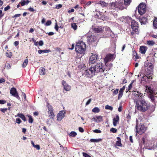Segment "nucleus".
<instances>
[{"label": "nucleus", "mask_w": 157, "mask_h": 157, "mask_svg": "<svg viewBox=\"0 0 157 157\" xmlns=\"http://www.w3.org/2000/svg\"><path fill=\"white\" fill-rule=\"evenodd\" d=\"M136 108L141 112H145L150 107V104L144 99L134 100Z\"/></svg>", "instance_id": "f257e3e1"}, {"label": "nucleus", "mask_w": 157, "mask_h": 157, "mask_svg": "<svg viewBox=\"0 0 157 157\" xmlns=\"http://www.w3.org/2000/svg\"><path fill=\"white\" fill-rule=\"evenodd\" d=\"M86 48V45L83 42L77 43L75 46L76 52L80 54H84Z\"/></svg>", "instance_id": "f03ea898"}, {"label": "nucleus", "mask_w": 157, "mask_h": 157, "mask_svg": "<svg viewBox=\"0 0 157 157\" xmlns=\"http://www.w3.org/2000/svg\"><path fill=\"white\" fill-rule=\"evenodd\" d=\"M131 27L132 29V31L131 32L132 35L133 36L136 34H139V26L137 22L134 20H132L131 21Z\"/></svg>", "instance_id": "7ed1b4c3"}, {"label": "nucleus", "mask_w": 157, "mask_h": 157, "mask_svg": "<svg viewBox=\"0 0 157 157\" xmlns=\"http://www.w3.org/2000/svg\"><path fill=\"white\" fill-rule=\"evenodd\" d=\"M94 67L96 71V73L100 72L101 73H105L106 70L105 67L104 66L103 64L101 62H100L96 63Z\"/></svg>", "instance_id": "20e7f679"}, {"label": "nucleus", "mask_w": 157, "mask_h": 157, "mask_svg": "<svg viewBox=\"0 0 157 157\" xmlns=\"http://www.w3.org/2000/svg\"><path fill=\"white\" fill-rule=\"evenodd\" d=\"M146 5L144 3H140L138 6V10L139 14L142 15L146 12Z\"/></svg>", "instance_id": "39448f33"}, {"label": "nucleus", "mask_w": 157, "mask_h": 157, "mask_svg": "<svg viewBox=\"0 0 157 157\" xmlns=\"http://www.w3.org/2000/svg\"><path fill=\"white\" fill-rule=\"evenodd\" d=\"M136 132L140 135H142L144 133L146 130V127L143 124L139 125L137 124L136 125Z\"/></svg>", "instance_id": "423d86ee"}, {"label": "nucleus", "mask_w": 157, "mask_h": 157, "mask_svg": "<svg viewBox=\"0 0 157 157\" xmlns=\"http://www.w3.org/2000/svg\"><path fill=\"white\" fill-rule=\"evenodd\" d=\"M115 58L114 54H108L106 56L104 59L105 65L106 66H108L107 63L109 61H113Z\"/></svg>", "instance_id": "0eeeda50"}, {"label": "nucleus", "mask_w": 157, "mask_h": 157, "mask_svg": "<svg viewBox=\"0 0 157 157\" xmlns=\"http://www.w3.org/2000/svg\"><path fill=\"white\" fill-rule=\"evenodd\" d=\"M99 58L98 57V55L97 54L92 53L91 56L90 57L89 60L90 65L91 64H94Z\"/></svg>", "instance_id": "6e6552de"}, {"label": "nucleus", "mask_w": 157, "mask_h": 157, "mask_svg": "<svg viewBox=\"0 0 157 157\" xmlns=\"http://www.w3.org/2000/svg\"><path fill=\"white\" fill-rule=\"evenodd\" d=\"M132 95L135 97H136L137 98L135 100H140V99H144V96L143 94L140 92L137 91L136 89L135 90H133L132 93Z\"/></svg>", "instance_id": "1a4fd4ad"}, {"label": "nucleus", "mask_w": 157, "mask_h": 157, "mask_svg": "<svg viewBox=\"0 0 157 157\" xmlns=\"http://www.w3.org/2000/svg\"><path fill=\"white\" fill-rule=\"evenodd\" d=\"M97 40V38L94 35H90L87 36V42L90 45L93 42Z\"/></svg>", "instance_id": "9d476101"}, {"label": "nucleus", "mask_w": 157, "mask_h": 157, "mask_svg": "<svg viewBox=\"0 0 157 157\" xmlns=\"http://www.w3.org/2000/svg\"><path fill=\"white\" fill-rule=\"evenodd\" d=\"M10 94L12 96L16 97L18 99H20V97L19 96L18 93L17 92L16 89L14 87L12 88L10 90Z\"/></svg>", "instance_id": "9b49d317"}, {"label": "nucleus", "mask_w": 157, "mask_h": 157, "mask_svg": "<svg viewBox=\"0 0 157 157\" xmlns=\"http://www.w3.org/2000/svg\"><path fill=\"white\" fill-rule=\"evenodd\" d=\"M94 32L97 33H102L104 30V27L101 26H98L96 27H94L93 29Z\"/></svg>", "instance_id": "f8f14e48"}, {"label": "nucleus", "mask_w": 157, "mask_h": 157, "mask_svg": "<svg viewBox=\"0 0 157 157\" xmlns=\"http://www.w3.org/2000/svg\"><path fill=\"white\" fill-rule=\"evenodd\" d=\"M62 84L63 86V89L66 91H69L71 90V86L68 85L64 80H63L62 81Z\"/></svg>", "instance_id": "ddd939ff"}, {"label": "nucleus", "mask_w": 157, "mask_h": 157, "mask_svg": "<svg viewBox=\"0 0 157 157\" xmlns=\"http://www.w3.org/2000/svg\"><path fill=\"white\" fill-rule=\"evenodd\" d=\"M124 4L123 2H117L115 3H112V6H115V7L119 8V9L122 10L124 8Z\"/></svg>", "instance_id": "4468645a"}, {"label": "nucleus", "mask_w": 157, "mask_h": 157, "mask_svg": "<svg viewBox=\"0 0 157 157\" xmlns=\"http://www.w3.org/2000/svg\"><path fill=\"white\" fill-rule=\"evenodd\" d=\"M146 92L149 94H154V90L153 88L151 86H146Z\"/></svg>", "instance_id": "2eb2a0df"}, {"label": "nucleus", "mask_w": 157, "mask_h": 157, "mask_svg": "<svg viewBox=\"0 0 157 157\" xmlns=\"http://www.w3.org/2000/svg\"><path fill=\"white\" fill-rule=\"evenodd\" d=\"M64 114L62 111H60L58 113L57 116V120L58 121H61L64 117Z\"/></svg>", "instance_id": "dca6fc26"}, {"label": "nucleus", "mask_w": 157, "mask_h": 157, "mask_svg": "<svg viewBox=\"0 0 157 157\" xmlns=\"http://www.w3.org/2000/svg\"><path fill=\"white\" fill-rule=\"evenodd\" d=\"M120 118L118 115L116 116L113 119V124L114 126H117V124L119 122Z\"/></svg>", "instance_id": "f3484780"}, {"label": "nucleus", "mask_w": 157, "mask_h": 157, "mask_svg": "<svg viewBox=\"0 0 157 157\" xmlns=\"http://www.w3.org/2000/svg\"><path fill=\"white\" fill-rule=\"evenodd\" d=\"M125 86H123L122 88L120 89L119 91V93L118 95V99L119 100L122 97L124 90H125Z\"/></svg>", "instance_id": "a211bd4d"}, {"label": "nucleus", "mask_w": 157, "mask_h": 157, "mask_svg": "<svg viewBox=\"0 0 157 157\" xmlns=\"http://www.w3.org/2000/svg\"><path fill=\"white\" fill-rule=\"evenodd\" d=\"M147 47L146 46H142L140 48V52L143 54H144L147 50Z\"/></svg>", "instance_id": "6ab92c4d"}, {"label": "nucleus", "mask_w": 157, "mask_h": 157, "mask_svg": "<svg viewBox=\"0 0 157 157\" xmlns=\"http://www.w3.org/2000/svg\"><path fill=\"white\" fill-rule=\"evenodd\" d=\"M147 18L145 17H139V20L141 25L145 24L147 21Z\"/></svg>", "instance_id": "aec40b11"}, {"label": "nucleus", "mask_w": 157, "mask_h": 157, "mask_svg": "<svg viewBox=\"0 0 157 157\" xmlns=\"http://www.w3.org/2000/svg\"><path fill=\"white\" fill-rule=\"evenodd\" d=\"M113 33L110 29H107L105 33V35L106 37H112L113 36L112 34Z\"/></svg>", "instance_id": "412c9836"}, {"label": "nucleus", "mask_w": 157, "mask_h": 157, "mask_svg": "<svg viewBox=\"0 0 157 157\" xmlns=\"http://www.w3.org/2000/svg\"><path fill=\"white\" fill-rule=\"evenodd\" d=\"M148 97L151 99V101L153 103L155 104V98H157V97L155 96L154 94H149Z\"/></svg>", "instance_id": "4be33fe9"}, {"label": "nucleus", "mask_w": 157, "mask_h": 157, "mask_svg": "<svg viewBox=\"0 0 157 157\" xmlns=\"http://www.w3.org/2000/svg\"><path fill=\"white\" fill-rule=\"evenodd\" d=\"M90 73V71H89V69H88L85 71V74L87 77L90 78L93 76V75Z\"/></svg>", "instance_id": "5701e85b"}, {"label": "nucleus", "mask_w": 157, "mask_h": 157, "mask_svg": "<svg viewBox=\"0 0 157 157\" xmlns=\"http://www.w3.org/2000/svg\"><path fill=\"white\" fill-rule=\"evenodd\" d=\"M39 74L40 75H44L46 74L45 69L43 67H41L39 69Z\"/></svg>", "instance_id": "b1692460"}, {"label": "nucleus", "mask_w": 157, "mask_h": 157, "mask_svg": "<svg viewBox=\"0 0 157 157\" xmlns=\"http://www.w3.org/2000/svg\"><path fill=\"white\" fill-rule=\"evenodd\" d=\"M89 69V71H90V73L92 74L93 76H94L95 75V74L96 73V71H95V69L94 66H91Z\"/></svg>", "instance_id": "393cba45"}, {"label": "nucleus", "mask_w": 157, "mask_h": 157, "mask_svg": "<svg viewBox=\"0 0 157 157\" xmlns=\"http://www.w3.org/2000/svg\"><path fill=\"white\" fill-rule=\"evenodd\" d=\"M96 4L100 5L102 7H105L107 6L108 3H106L104 1H100L98 3H97Z\"/></svg>", "instance_id": "a878e982"}, {"label": "nucleus", "mask_w": 157, "mask_h": 157, "mask_svg": "<svg viewBox=\"0 0 157 157\" xmlns=\"http://www.w3.org/2000/svg\"><path fill=\"white\" fill-rule=\"evenodd\" d=\"M17 116L20 117L24 121H26V119L23 114L21 113H18L17 114Z\"/></svg>", "instance_id": "bb28decb"}, {"label": "nucleus", "mask_w": 157, "mask_h": 157, "mask_svg": "<svg viewBox=\"0 0 157 157\" xmlns=\"http://www.w3.org/2000/svg\"><path fill=\"white\" fill-rule=\"evenodd\" d=\"M50 51H51L49 49H48V50L45 49V50H38V53L39 54H41L42 53H48V52H49Z\"/></svg>", "instance_id": "cd10ccee"}, {"label": "nucleus", "mask_w": 157, "mask_h": 157, "mask_svg": "<svg viewBox=\"0 0 157 157\" xmlns=\"http://www.w3.org/2000/svg\"><path fill=\"white\" fill-rule=\"evenodd\" d=\"M49 116L51 118L53 119L55 117V115L53 113V110L48 111Z\"/></svg>", "instance_id": "c85d7f7f"}, {"label": "nucleus", "mask_w": 157, "mask_h": 157, "mask_svg": "<svg viewBox=\"0 0 157 157\" xmlns=\"http://www.w3.org/2000/svg\"><path fill=\"white\" fill-rule=\"evenodd\" d=\"M153 26L154 28L157 29V18L154 17L153 21Z\"/></svg>", "instance_id": "c756f323"}, {"label": "nucleus", "mask_w": 157, "mask_h": 157, "mask_svg": "<svg viewBox=\"0 0 157 157\" xmlns=\"http://www.w3.org/2000/svg\"><path fill=\"white\" fill-rule=\"evenodd\" d=\"M118 140L117 141L116 143V145L117 146L121 147L122 146V144L121 142V138H117Z\"/></svg>", "instance_id": "7c9ffc66"}, {"label": "nucleus", "mask_w": 157, "mask_h": 157, "mask_svg": "<svg viewBox=\"0 0 157 157\" xmlns=\"http://www.w3.org/2000/svg\"><path fill=\"white\" fill-rule=\"evenodd\" d=\"M86 67V65L85 64L82 63L80 64L78 66V67L79 69H82V70H83L85 69V68Z\"/></svg>", "instance_id": "2f4dec72"}, {"label": "nucleus", "mask_w": 157, "mask_h": 157, "mask_svg": "<svg viewBox=\"0 0 157 157\" xmlns=\"http://www.w3.org/2000/svg\"><path fill=\"white\" fill-rule=\"evenodd\" d=\"M92 111L94 113H98L100 111V109L98 108L95 107L92 109Z\"/></svg>", "instance_id": "473e14b6"}, {"label": "nucleus", "mask_w": 157, "mask_h": 157, "mask_svg": "<svg viewBox=\"0 0 157 157\" xmlns=\"http://www.w3.org/2000/svg\"><path fill=\"white\" fill-rule=\"evenodd\" d=\"M101 139H91L90 141L91 142H98L101 141Z\"/></svg>", "instance_id": "72a5a7b5"}, {"label": "nucleus", "mask_w": 157, "mask_h": 157, "mask_svg": "<svg viewBox=\"0 0 157 157\" xmlns=\"http://www.w3.org/2000/svg\"><path fill=\"white\" fill-rule=\"evenodd\" d=\"M96 118L97 120V122H100L103 121V117L101 116H96Z\"/></svg>", "instance_id": "f704fd0d"}, {"label": "nucleus", "mask_w": 157, "mask_h": 157, "mask_svg": "<svg viewBox=\"0 0 157 157\" xmlns=\"http://www.w3.org/2000/svg\"><path fill=\"white\" fill-rule=\"evenodd\" d=\"M28 63V59H25L24 61L22 64V67H25L26 66Z\"/></svg>", "instance_id": "c9c22d12"}, {"label": "nucleus", "mask_w": 157, "mask_h": 157, "mask_svg": "<svg viewBox=\"0 0 157 157\" xmlns=\"http://www.w3.org/2000/svg\"><path fill=\"white\" fill-rule=\"evenodd\" d=\"M132 0H124V5L125 6H128L130 4Z\"/></svg>", "instance_id": "e433bc0d"}, {"label": "nucleus", "mask_w": 157, "mask_h": 157, "mask_svg": "<svg viewBox=\"0 0 157 157\" xmlns=\"http://www.w3.org/2000/svg\"><path fill=\"white\" fill-rule=\"evenodd\" d=\"M71 28H73L74 30H76L77 29V25L76 23H71Z\"/></svg>", "instance_id": "4c0bfd02"}, {"label": "nucleus", "mask_w": 157, "mask_h": 157, "mask_svg": "<svg viewBox=\"0 0 157 157\" xmlns=\"http://www.w3.org/2000/svg\"><path fill=\"white\" fill-rule=\"evenodd\" d=\"M147 42V44L150 46L153 45L155 44V42L153 40H148Z\"/></svg>", "instance_id": "58836bf2"}, {"label": "nucleus", "mask_w": 157, "mask_h": 157, "mask_svg": "<svg viewBox=\"0 0 157 157\" xmlns=\"http://www.w3.org/2000/svg\"><path fill=\"white\" fill-rule=\"evenodd\" d=\"M105 109H109L111 111H112L113 109V107L112 106H109V105H107L105 106Z\"/></svg>", "instance_id": "ea45409f"}, {"label": "nucleus", "mask_w": 157, "mask_h": 157, "mask_svg": "<svg viewBox=\"0 0 157 157\" xmlns=\"http://www.w3.org/2000/svg\"><path fill=\"white\" fill-rule=\"evenodd\" d=\"M77 135L76 133L74 131H72L69 134V135L72 137H75Z\"/></svg>", "instance_id": "a19ab883"}, {"label": "nucleus", "mask_w": 157, "mask_h": 157, "mask_svg": "<svg viewBox=\"0 0 157 157\" xmlns=\"http://www.w3.org/2000/svg\"><path fill=\"white\" fill-rule=\"evenodd\" d=\"M6 56L7 57L11 58L12 56V53L11 52H6Z\"/></svg>", "instance_id": "79ce46f5"}, {"label": "nucleus", "mask_w": 157, "mask_h": 157, "mask_svg": "<svg viewBox=\"0 0 157 157\" xmlns=\"http://www.w3.org/2000/svg\"><path fill=\"white\" fill-rule=\"evenodd\" d=\"M28 117H29V122L30 123H33V119L32 117L30 115H29Z\"/></svg>", "instance_id": "37998d69"}, {"label": "nucleus", "mask_w": 157, "mask_h": 157, "mask_svg": "<svg viewBox=\"0 0 157 157\" xmlns=\"http://www.w3.org/2000/svg\"><path fill=\"white\" fill-rule=\"evenodd\" d=\"M47 107L48 110V111L53 110V109L51 105H48Z\"/></svg>", "instance_id": "c03bdc74"}, {"label": "nucleus", "mask_w": 157, "mask_h": 157, "mask_svg": "<svg viewBox=\"0 0 157 157\" xmlns=\"http://www.w3.org/2000/svg\"><path fill=\"white\" fill-rule=\"evenodd\" d=\"M133 82V81H132L131 83L128 86V90H130L132 88V84Z\"/></svg>", "instance_id": "a18cd8bd"}, {"label": "nucleus", "mask_w": 157, "mask_h": 157, "mask_svg": "<svg viewBox=\"0 0 157 157\" xmlns=\"http://www.w3.org/2000/svg\"><path fill=\"white\" fill-rule=\"evenodd\" d=\"M7 110L8 109L7 108H0V111L3 113H5L7 111Z\"/></svg>", "instance_id": "49530a36"}, {"label": "nucleus", "mask_w": 157, "mask_h": 157, "mask_svg": "<svg viewBox=\"0 0 157 157\" xmlns=\"http://www.w3.org/2000/svg\"><path fill=\"white\" fill-rule=\"evenodd\" d=\"M110 131L112 132L113 133H116L117 132V129L115 128H112L110 129Z\"/></svg>", "instance_id": "de8ad7c7"}, {"label": "nucleus", "mask_w": 157, "mask_h": 157, "mask_svg": "<svg viewBox=\"0 0 157 157\" xmlns=\"http://www.w3.org/2000/svg\"><path fill=\"white\" fill-rule=\"evenodd\" d=\"M83 155L84 157H91L87 153L85 152H82Z\"/></svg>", "instance_id": "09e8293b"}, {"label": "nucleus", "mask_w": 157, "mask_h": 157, "mask_svg": "<svg viewBox=\"0 0 157 157\" xmlns=\"http://www.w3.org/2000/svg\"><path fill=\"white\" fill-rule=\"evenodd\" d=\"M21 122V119L19 118H17L16 120V122L18 124H20Z\"/></svg>", "instance_id": "8fccbe9b"}, {"label": "nucleus", "mask_w": 157, "mask_h": 157, "mask_svg": "<svg viewBox=\"0 0 157 157\" xmlns=\"http://www.w3.org/2000/svg\"><path fill=\"white\" fill-rule=\"evenodd\" d=\"M52 22L50 20L48 21L46 23L45 25L47 26H49L51 25Z\"/></svg>", "instance_id": "3c124183"}, {"label": "nucleus", "mask_w": 157, "mask_h": 157, "mask_svg": "<svg viewBox=\"0 0 157 157\" xmlns=\"http://www.w3.org/2000/svg\"><path fill=\"white\" fill-rule=\"evenodd\" d=\"M119 91V89H116V90H115L113 92V94L114 95L117 94Z\"/></svg>", "instance_id": "603ef678"}, {"label": "nucleus", "mask_w": 157, "mask_h": 157, "mask_svg": "<svg viewBox=\"0 0 157 157\" xmlns=\"http://www.w3.org/2000/svg\"><path fill=\"white\" fill-rule=\"evenodd\" d=\"M62 7V4H58L56 6V8L57 9H59L61 8Z\"/></svg>", "instance_id": "864d4df0"}, {"label": "nucleus", "mask_w": 157, "mask_h": 157, "mask_svg": "<svg viewBox=\"0 0 157 157\" xmlns=\"http://www.w3.org/2000/svg\"><path fill=\"white\" fill-rule=\"evenodd\" d=\"M21 14H16L14 15L12 17L13 18H16V17H20L21 16Z\"/></svg>", "instance_id": "5fc2aeb1"}, {"label": "nucleus", "mask_w": 157, "mask_h": 157, "mask_svg": "<svg viewBox=\"0 0 157 157\" xmlns=\"http://www.w3.org/2000/svg\"><path fill=\"white\" fill-rule=\"evenodd\" d=\"M137 54V53H136V51L135 50L132 51V56H133V57H134V56H136Z\"/></svg>", "instance_id": "6e6d98bb"}, {"label": "nucleus", "mask_w": 157, "mask_h": 157, "mask_svg": "<svg viewBox=\"0 0 157 157\" xmlns=\"http://www.w3.org/2000/svg\"><path fill=\"white\" fill-rule=\"evenodd\" d=\"M55 29L57 31H58V29H59V27L58 25H57V23H56V25H55Z\"/></svg>", "instance_id": "4d7b16f0"}, {"label": "nucleus", "mask_w": 157, "mask_h": 157, "mask_svg": "<svg viewBox=\"0 0 157 157\" xmlns=\"http://www.w3.org/2000/svg\"><path fill=\"white\" fill-rule=\"evenodd\" d=\"M10 8V6L8 5L6 7H5L4 9V10L5 11H6L7 10H8Z\"/></svg>", "instance_id": "13d9d810"}, {"label": "nucleus", "mask_w": 157, "mask_h": 157, "mask_svg": "<svg viewBox=\"0 0 157 157\" xmlns=\"http://www.w3.org/2000/svg\"><path fill=\"white\" fill-rule=\"evenodd\" d=\"M38 44L40 46H42L44 44V43L42 40H40Z\"/></svg>", "instance_id": "bf43d9fd"}, {"label": "nucleus", "mask_w": 157, "mask_h": 157, "mask_svg": "<svg viewBox=\"0 0 157 157\" xmlns=\"http://www.w3.org/2000/svg\"><path fill=\"white\" fill-rule=\"evenodd\" d=\"M34 147L38 150H40V146L39 145H35Z\"/></svg>", "instance_id": "052dcab7"}, {"label": "nucleus", "mask_w": 157, "mask_h": 157, "mask_svg": "<svg viewBox=\"0 0 157 157\" xmlns=\"http://www.w3.org/2000/svg\"><path fill=\"white\" fill-rule=\"evenodd\" d=\"M122 106L121 105H120L118 109V111L119 112H121L122 110Z\"/></svg>", "instance_id": "680f3d73"}, {"label": "nucleus", "mask_w": 157, "mask_h": 157, "mask_svg": "<svg viewBox=\"0 0 157 157\" xmlns=\"http://www.w3.org/2000/svg\"><path fill=\"white\" fill-rule=\"evenodd\" d=\"M107 64H108V66H107V67H109V68L107 70H110V68H111L112 66H113V64H112V63H110L109 64H108L107 63Z\"/></svg>", "instance_id": "e2e57ef3"}, {"label": "nucleus", "mask_w": 157, "mask_h": 157, "mask_svg": "<svg viewBox=\"0 0 157 157\" xmlns=\"http://www.w3.org/2000/svg\"><path fill=\"white\" fill-rule=\"evenodd\" d=\"M46 34H48V36H52L54 34V33L53 32H50L46 33Z\"/></svg>", "instance_id": "0e129e2a"}, {"label": "nucleus", "mask_w": 157, "mask_h": 157, "mask_svg": "<svg viewBox=\"0 0 157 157\" xmlns=\"http://www.w3.org/2000/svg\"><path fill=\"white\" fill-rule=\"evenodd\" d=\"M126 118L127 119L128 121H129V120L131 119V116L128 114Z\"/></svg>", "instance_id": "69168bd1"}, {"label": "nucleus", "mask_w": 157, "mask_h": 157, "mask_svg": "<svg viewBox=\"0 0 157 157\" xmlns=\"http://www.w3.org/2000/svg\"><path fill=\"white\" fill-rule=\"evenodd\" d=\"M6 101L5 100H0V104H3L6 103Z\"/></svg>", "instance_id": "338daca9"}, {"label": "nucleus", "mask_w": 157, "mask_h": 157, "mask_svg": "<svg viewBox=\"0 0 157 157\" xmlns=\"http://www.w3.org/2000/svg\"><path fill=\"white\" fill-rule=\"evenodd\" d=\"M29 11L31 12H33L35 11V10L33 9V8L30 7L28 9Z\"/></svg>", "instance_id": "774afa93"}]
</instances>
